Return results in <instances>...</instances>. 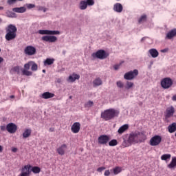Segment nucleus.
<instances>
[{"label":"nucleus","mask_w":176,"mask_h":176,"mask_svg":"<svg viewBox=\"0 0 176 176\" xmlns=\"http://www.w3.org/2000/svg\"><path fill=\"white\" fill-rule=\"evenodd\" d=\"M172 100H173V101H176V95H174V96L172 97Z\"/></svg>","instance_id":"603ef678"},{"label":"nucleus","mask_w":176,"mask_h":176,"mask_svg":"<svg viewBox=\"0 0 176 176\" xmlns=\"http://www.w3.org/2000/svg\"><path fill=\"white\" fill-rule=\"evenodd\" d=\"M71 131L74 134H78L80 131V123L74 122L71 127Z\"/></svg>","instance_id":"dca6fc26"},{"label":"nucleus","mask_w":176,"mask_h":176,"mask_svg":"<svg viewBox=\"0 0 176 176\" xmlns=\"http://www.w3.org/2000/svg\"><path fill=\"white\" fill-rule=\"evenodd\" d=\"M104 176H109V175H111V172L109 171V170H105L104 173Z\"/></svg>","instance_id":"49530a36"},{"label":"nucleus","mask_w":176,"mask_h":176,"mask_svg":"<svg viewBox=\"0 0 176 176\" xmlns=\"http://www.w3.org/2000/svg\"><path fill=\"white\" fill-rule=\"evenodd\" d=\"M109 142V136L107 135H102L98 138V142L100 145H105Z\"/></svg>","instance_id":"f8f14e48"},{"label":"nucleus","mask_w":176,"mask_h":176,"mask_svg":"<svg viewBox=\"0 0 176 176\" xmlns=\"http://www.w3.org/2000/svg\"><path fill=\"white\" fill-rule=\"evenodd\" d=\"M0 10H3V7L0 6Z\"/></svg>","instance_id":"13d9d810"},{"label":"nucleus","mask_w":176,"mask_h":176,"mask_svg":"<svg viewBox=\"0 0 176 176\" xmlns=\"http://www.w3.org/2000/svg\"><path fill=\"white\" fill-rule=\"evenodd\" d=\"M10 98H14V96H13V95L10 96Z\"/></svg>","instance_id":"4d7b16f0"},{"label":"nucleus","mask_w":176,"mask_h":176,"mask_svg":"<svg viewBox=\"0 0 176 176\" xmlns=\"http://www.w3.org/2000/svg\"><path fill=\"white\" fill-rule=\"evenodd\" d=\"M30 67H31L32 71H33V72L38 71V65H36V63H35V62L31 61Z\"/></svg>","instance_id":"2f4dec72"},{"label":"nucleus","mask_w":176,"mask_h":176,"mask_svg":"<svg viewBox=\"0 0 176 176\" xmlns=\"http://www.w3.org/2000/svg\"><path fill=\"white\" fill-rule=\"evenodd\" d=\"M6 130L10 134H13L17 131V126L14 123H9L6 126Z\"/></svg>","instance_id":"4468645a"},{"label":"nucleus","mask_w":176,"mask_h":176,"mask_svg":"<svg viewBox=\"0 0 176 176\" xmlns=\"http://www.w3.org/2000/svg\"><path fill=\"white\" fill-rule=\"evenodd\" d=\"M38 32L40 35H45L41 38L42 41L50 43L57 42V37L53 35H60V31L58 30H39Z\"/></svg>","instance_id":"f257e3e1"},{"label":"nucleus","mask_w":176,"mask_h":176,"mask_svg":"<svg viewBox=\"0 0 176 176\" xmlns=\"http://www.w3.org/2000/svg\"><path fill=\"white\" fill-rule=\"evenodd\" d=\"M53 63H54V59H53V58H47L44 61V65H52V64H53Z\"/></svg>","instance_id":"7c9ffc66"},{"label":"nucleus","mask_w":176,"mask_h":176,"mask_svg":"<svg viewBox=\"0 0 176 176\" xmlns=\"http://www.w3.org/2000/svg\"><path fill=\"white\" fill-rule=\"evenodd\" d=\"M174 113H175V109L174 107L170 106L168 107L164 113L166 119H170V118H173V116H174Z\"/></svg>","instance_id":"9b49d317"},{"label":"nucleus","mask_w":176,"mask_h":176,"mask_svg":"<svg viewBox=\"0 0 176 176\" xmlns=\"http://www.w3.org/2000/svg\"><path fill=\"white\" fill-rule=\"evenodd\" d=\"M12 152H14V153H16V152H17V148L16 147H13L12 149H11Z\"/></svg>","instance_id":"3c124183"},{"label":"nucleus","mask_w":176,"mask_h":176,"mask_svg":"<svg viewBox=\"0 0 176 176\" xmlns=\"http://www.w3.org/2000/svg\"><path fill=\"white\" fill-rule=\"evenodd\" d=\"M116 85L118 89H124V83H123V82H122L121 80L117 81Z\"/></svg>","instance_id":"c9c22d12"},{"label":"nucleus","mask_w":176,"mask_h":176,"mask_svg":"<svg viewBox=\"0 0 176 176\" xmlns=\"http://www.w3.org/2000/svg\"><path fill=\"white\" fill-rule=\"evenodd\" d=\"M92 57L94 58H99V60H105L108 56H109V54L108 52L100 50L97 51L96 52H94L92 54Z\"/></svg>","instance_id":"39448f33"},{"label":"nucleus","mask_w":176,"mask_h":176,"mask_svg":"<svg viewBox=\"0 0 176 176\" xmlns=\"http://www.w3.org/2000/svg\"><path fill=\"white\" fill-rule=\"evenodd\" d=\"M168 159H171V155L170 154H164L161 156L162 160H167Z\"/></svg>","instance_id":"e433bc0d"},{"label":"nucleus","mask_w":176,"mask_h":176,"mask_svg":"<svg viewBox=\"0 0 176 176\" xmlns=\"http://www.w3.org/2000/svg\"><path fill=\"white\" fill-rule=\"evenodd\" d=\"M176 167V157H173L172 160L169 164H168V168H175Z\"/></svg>","instance_id":"bb28decb"},{"label":"nucleus","mask_w":176,"mask_h":176,"mask_svg":"<svg viewBox=\"0 0 176 176\" xmlns=\"http://www.w3.org/2000/svg\"><path fill=\"white\" fill-rule=\"evenodd\" d=\"M0 52H1V48H0Z\"/></svg>","instance_id":"680f3d73"},{"label":"nucleus","mask_w":176,"mask_h":176,"mask_svg":"<svg viewBox=\"0 0 176 176\" xmlns=\"http://www.w3.org/2000/svg\"><path fill=\"white\" fill-rule=\"evenodd\" d=\"M167 52H168V49H167V48L161 50V53H167Z\"/></svg>","instance_id":"8fccbe9b"},{"label":"nucleus","mask_w":176,"mask_h":176,"mask_svg":"<svg viewBox=\"0 0 176 176\" xmlns=\"http://www.w3.org/2000/svg\"><path fill=\"white\" fill-rule=\"evenodd\" d=\"M148 54L150 57L153 58H156L159 57V52L155 48H151L148 51Z\"/></svg>","instance_id":"f3484780"},{"label":"nucleus","mask_w":176,"mask_h":176,"mask_svg":"<svg viewBox=\"0 0 176 176\" xmlns=\"http://www.w3.org/2000/svg\"><path fill=\"white\" fill-rule=\"evenodd\" d=\"M113 174L115 175H118L120 173H122V168L120 167H116L113 169Z\"/></svg>","instance_id":"f704fd0d"},{"label":"nucleus","mask_w":176,"mask_h":176,"mask_svg":"<svg viewBox=\"0 0 176 176\" xmlns=\"http://www.w3.org/2000/svg\"><path fill=\"white\" fill-rule=\"evenodd\" d=\"M36 10H38V12H43L44 13L47 11V8L42 6H37Z\"/></svg>","instance_id":"72a5a7b5"},{"label":"nucleus","mask_w":176,"mask_h":176,"mask_svg":"<svg viewBox=\"0 0 176 176\" xmlns=\"http://www.w3.org/2000/svg\"><path fill=\"white\" fill-rule=\"evenodd\" d=\"M31 171H32L34 174H39L41 173V168L38 166H34L32 168Z\"/></svg>","instance_id":"473e14b6"},{"label":"nucleus","mask_w":176,"mask_h":176,"mask_svg":"<svg viewBox=\"0 0 176 176\" xmlns=\"http://www.w3.org/2000/svg\"><path fill=\"white\" fill-rule=\"evenodd\" d=\"M92 85L94 87H98V86H101L102 85V80L100 78H96L93 80Z\"/></svg>","instance_id":"412c9836"},{"label":"nucleus","mask_w":176,"mask_h":176,"mask_svg":"<svg viewBox=\"0 0 176 176\" xmlns=\"http://www.w3.org/2000/svg\"><path fill=\"white\" fill-rule=\"evenodd\" d=\"M24 53L26 56H34L36 54V48L32 45H28L25 48Z\"/></svg>","instance_id":"9d476101"},{"label":"nucleus","mask_w":176,"mask_h":176,"mask_svg":"<svg viewBox=\"0 0 176 176\" xmlns=\"http://www.w3.org/2000/svg\"><path fill=\"white\" fill-rule=\"evenodd\" d=\"M176 36V28H173L170 30H169L165 36V39L171 41L173 38H175Z\"/></svg>","instance_id":"2eb2a0df"},{"label":"nucleus","mask_w":176,"mask_h":176,"mask_svg":"<svg viewBox=\"0 0 176 176\" xmlns=\"http://www.w3.org/2000/svg\"><path fill=\"white\" fill-rule=\"evenodd\" d=\"M31 165H25L22 168L21 173L19 176H30L31 174Z\"/></svg>","instance_id":"ddd939ff"},{"label":"nucleus","mask_w":176,"mask_h":176,"mask_svg":"<svg viewBox=\"0 0 176 176\" xmlns=\"http://www.w3.org/2000/svg\"><path fill=\"white\" fill-rule=\"evenodd\" d=\"M146 21V15L142 14L139 19H138V23L142 24V23H145Z\"/></svg>","instance_id":"c756f323"},{"label":"nucleus","mask_w":176,"mask_h":176,"mask_svg":"<svg viewBox=\"0 0 176 176\" xmlns=\"http://www.w3.org/2000/svg\"><path fill=\"white\" fill-rule=\"evenodd\" d=\"M93 105H94V102H93L91 100H89L85 103V108H91Z\"/></svg>","instance_id":"4c0bfd02"},{"label":"nucleus","mask_w":176,"mask_h":176,"mask_svg":"<svg viewBox=\"0 0 176 176\" xmlns=\"http://www.w3.org/2000/svg\"><path fill=\"white\" fill-rule=\"evenodd\" d=\"M3 151V147H2V146L0 145V153L1 152H2Z\"/></svg>","instance_id":"864d4df0"},{"label":"nucleus","mask_w":176,"mask_h":176,"mask_svg":"<svg viewBox=\"0 0 176 176\" xmlns=\"http://www.w3.org/2000/svg\"><path fill=\"white\" fill-rule=\"evenodd\" d=\"M6 15L7 17H9L10 19H16V17H17V14H16V13L9 10L6 11Z\"/></svg>","instance_id":"cd10ccee"},{"label":"nucleus","mask_w":176,"mask_h":176,"mask_svg":"<svg viewBox=\"0 0 176 176\" xmlns=\"http://www.w3.org/2000/svg\"><path fill=\"white\" fill-rule=\"evenodd\" d=\"M50 131L53 132V131H54V129H52V128H50Z\"/></svg>","instance_id":"5fc2aeb1"},{"label":"nucleus","mask_w":176,"mask_h":176,"mask_svg":"<svg viewBox=\"0 0 176 176\" xmlns=\"http://www.w3.org/2000/svg\"><path fill=\"white\" fill-rule=\"evenodd\" d=\"M146 140V135L144 131H134L129 134L128 142L130 144H138Z\"/></svg>","instance_id":"f03ea898"},{"label":"nucleus","mask_w":176,"mask_h":176,"mask_svg":"<svg viewBox=\"0 0 176 176\" xmlns=\"http://www.w3.org/2000/svg\"><path fill=\"white\" fill-rule=\"evenodd\" d=\"M131 145V143L129 142V140H124L122 142V146H124V148H127V146H130Z\"/></svg>","instance_id":"ea45409f"},{"label":"nucleus","mask_w":176,"mask_h":176,"mask_svg":"<svg viewBox=\"0 0 176 176\" xmlns=\"http://www.w3.org/2000/svg\"><path fill=\"white\" fill-rule=\"evenodd\" d=\"M169 133H175L176 131V123L173 122L168 126Z\"/></svg>","instance_id":"c85d7f7f"},{"label":"nucleus","mask_w":176,"mask_h":176,"mask_svg":"<svg viewBox=\"0 0 176 176\" xmlns=\"http://www.w3.org/2000/svg\"><path fill=\"white\" fill-rule=\"evenodd\" d=\"M126 130H129V124H125L119 128L118 133V134H123Z\"/></svg>","instance_id":"5701e85b"},{"label":"nucleus","mask_w":176,"mask_h":176,"mask_svg":"<svg viewBox=\"0 0 176 176\" xmlns=\"http://www.w3.org/2000/svg\"><path fill=\"white\" fill-rule=\"evenodd\" d=\"M6 32L5 38L8 41H13L17 36V28L13 24H10L6 28Z\"/></svg>","instance_id":"20e7f679"},{"label":"nucleus","mask_w":176,"mask_h":176,"mask_svg":"<svg viewBox=\"0 0 176 176\" xmlns=\"http://www.w3.org/2000/svg\"><path fill=\"white\" fill-rule=\"evenodd\" d=\"M173 85V79H171L170 77L164 78L161 80V87L162 89H170Z\"/></svg>","instance_id":"0eeeda50"},{"label":"nucleus","mask_w":176,"mask_h":176,"mask_svg":"<svg viewBox=\"0 0 176 176\" xmlns=\"http://www.w3.org/2000/svg\"><path fill=\"white\" fill-rule=\"evenodd\" d=\"M119 68H120V65H114V69L116 71H118V69H119Z\"/></svg>","instance_id":"09e8293b"},{"label":"nucleus","mask_w":176,"mask_h":176,"mask_svg":"<svg viewBox=\"0 0 176 176\" xmlns=\"http://www.w3.org/2000/svg\"><path fill=\"white\" fill-rule=\"evenodd\" d=\"M65 151H67V144H63L56 150L58 155H60V156H63V155H65Z\"/></svg>","instance_id":"aec40b11"},{"label":"nucleus","mask_w":176,"mask_h":176,"mask_svg":"<svg viewBox=\"0 0 176 176\" xmlns=\"http://www.w3.org/2000/svg\"><path fill=\"white\" fill-rule=\"evenodd\" d=\"M43 74H45L46 73V70L43 69Z\"/></svg>","instance_id":"bf43d9fd"},{"label":"nucleus","mask_w":176,"mask_h":176,"mask_svg":"<svg viewBox=\"0 0 176 176\" xmlns=\"http://www.w3.org/2000/svg\"><path fill=\"white\" fill-rule=\"evenodd\" d=\"M143 41H145V37L142 38L141 41L143 42Z\"/></svg>","instance_id":"6e6d98bb"},{"label":"nucleus","mask_w":176,"mask_h":176,"mask_svg":"<svg viewBox=\"0 0 176 176\" xmlns=\"http://www.w3.org/2000/svg\"><path fill=\"white\" fill-rule=\"evenodd\" d=\"M15 13H25L27 8L25 7L14 8L12 9Z\"/></svg>","instance_id":"b1692460"},{"label":"nucleus","mask_w":176,"mask_h":176,"mask_svg":"<svg viewBox=\"0 0 176 176\" xmlns=\"http://www.w3.org/2000/svg\"><path fill=\"white\" fill-rule=\"evenodd\" d=\"M11 72H20V67L19 66H16L14 67H13L12 69H11Z\"/></svg>","instance_id":"79ce46f5"},{"label":"nucleus","mask_w":176,"mask_h":176,"mask_svg":"<svg viewBox=\"0 0 176 176\" xmlns=\"http://www.w3.org/2000/svg\"><path fill=\"white\" fill-rule=\"evenodd\" d=\"M93 5H94V0H82L79 3V9L86 10L87 6H93Z\"/></svg>","instance_id":"423d86ee"},{"label":"nucleus","mask_w":176,"mask_h":176,"mask_svg":"<svg viewBox=\"0 0 176 176\" xmlns=\"http://www.w3.org/2000/svg\"><path fill=\"white\" fill-rule=\"evenodd\" d=\"M26 8H28V9H34L35 4L28 3L26 4Z\"/></svg>","instance_id":"c03bdc74"},{"label":"nucleus","mask_w":176,"mask_h":176,"mask_svg":"<svg viewBox=\"0 0 176 176\" xmlns=\"http://www.w3.org/2000/svg\"><path fill=\"white\" fill-rule=\"evenodd\" d=\"M2 23V19L0 18V24Z\"/></svg>","instance_id":"052dcab7"},{"label":"nucleus","mask_w":176,"mask_h":176,"mask_svg":"<svg viewBox=\"0 0 176 176\" xmlns=\"http://www.w3.org/2000/svg\"><path fill=\"white\" fill-rule=\"evenodd\" d=\"M23 74L25 75V76H32V72L28 71V70H23Z\"/></svg>","instance_id":"a19ab883"},{"label":"nucleus","mask_w":176,"mask_h":176,"mask_svg":"<svg viewBox=\"0 0 176 176\" xmlns=\"http://www.w3.org/2000/svg\"><path fill=\"white\" fill-rule=\"evenodd\" d=\"M133 87H134V82L131 81H126L124 87V89L125 90H130L131 89H133Z\"/></svg>","instance_id":"393cba45"},{"label":"nucleus","mask_w":176,"mask_h":176,"mask_svg":"<svg viewBox=\"0 0 176 176\" xmlns=\"http://www.w3.org/2000/svg\"><path fill=\"white\" fill-rule=\"evenodd\" d=\"M0 130L1 131H6V126H5V125L0 126Z\"/></svg>","instance_id":"a18cd8bd"},{"label":"nucleus","mask_w":176,"mask_h":176,"mask_svg":"<svg viewBox=\"0 0 176 176\" xmlns=\"http://www.w3.org/2000/svg\"><path fill=\"white\" fill-rule=\"evenodd\" d=\"M162 142V136L156 135L151 138L149 144L151 146H157Z\"/></svg>","instance_id":"1a4fd4ad"},{"label":"nucleus","mask_w":176,"mask_h":176,"mask_svg":"<svg viewBox=\"0 0 176 176\" xmlns=\"http://www.w3.org/2000/svg\"><path fill=\"white\" fill-rule=\"evenodd\" d=\"M113 10L114 12H116V13H122V12H123V6L120 3H116L114 4Z\"/></svg>","instance_id":"a211bd4d"},{"label":"nucleus","mask_w":176,"mask_h":176,"mask_svg":"<svg viewBox=\"0 0 176 176\" xmlns=\"http://www.w3.org/2000/svg\"><path fill=\"white\" fill-rule=\"evenodd\" d=\"M53 97H54V94L50 92H44L41 94V98H44V100H49V98H53Z\"/></svg>","instance_id":"4be33fe9"},{"label":"nucleus","mask_w":176,"mask_h":176,"mask_svg":"<svg viewBox=\"0 0 176 176\" xmlns=\"http://www.w3.org/2000/svg\"><path fill=\"white\" fill-rule=\"evenodd\" d=\"M80 76L79 74H76L74 73L73 74L70 75L67 79V82L72 83V82H75V80L80 79Z\"/></svg>","instance_id":"6ab92c4d"},{"label":"nucleus","mask_w":176,"mask_h":176,"mask_svg":"<svg viewBox=\"0 0 176 176\" xmlns=\"http://www.w3.org/2000/svg\"><path fill=\"white\" fill-rule=\"evenodd\" d=\"M31 67V61L28 62V63H25L24 65V68H25V70H28L30 69V67Z\"/></svg>","instance_id":"37998d69"},{"label":"nucleus","mask_w":176,"mask_h":176,"mask_svg":"<svg viewBox=\"0 0 176 176\" xmlns=\"http://www.w3.org/2000/svg\"><path fill=\"white\" fill-rule=\"evenodd\" d=\"M31 133H32V131L31 130V129H25V131L22 134L23 138H28V137L31 135Z\"/></svg>","instance_id":"a878e982"},{"label":"nucleus","mask_w":176,"mask_h":176,"mask_svg":"<svg viewBox=\"0 0 176 176\" xmlns=\"http://www.w3.org/2000/svg\"><path fill=\"white\" fill-rule=\"evenodd\" d=\"M135 76H138V70L134 69L133 71H130L129 72H126L124 75V79L126 80H133Z\"/></svg>","instance_id":"6e6552de"},{"label":"nucleus","mask_w":176,"mask_h":176,"mask_svg":"<svg viewBox=\"0 0 176 176\" xmlns=\"http://www.w3.org/2000/svg\"><path fill=\"white\" fill-rule=\"evenodd\" d=\"M104 170H105V167H100L97 169V171H98V173H101L102 171H104Z\"/></svg>","instance_id":"de8ad7c7"},{"label":"nucleus","mask_w":176,"mask_h":176,"mask_svg":"<svg viewBox=\"0 0 176 176\" xmlns=\"http://www.w3.org/2000/svg\"><path fill=\"white\" fill-rule=\"evenodd\" d=\"M119 113H120V111L118 109H109L101 113V118L106 121L111 120L115 118H118Z\"/></svg>","instance_id":"7ed1b4c3"},{"label":"nucleus","mask_w":176,"mask_h":176,"mask_svg":"<svg viewBox=\"0 0 176 176\" xmlns=\"http://www.w3.org/2000/svg\"><path fill=\"white\" fill-rule=\"evenodd\" d=\"M109 146H116L118 145V140H112L109 142Z\"/></svg>","instance_id":"58836bf2"}]
</instances>
